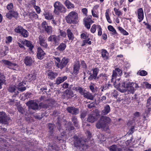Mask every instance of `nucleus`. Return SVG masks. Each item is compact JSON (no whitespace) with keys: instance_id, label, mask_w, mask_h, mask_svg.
<instances>
[{"instance_id":"55","label":"nucleus","mask_w":151,"mask_h":151,"mask_svg":"<svg viewBox=\"0 0 151 151\" xmlns=\"http://www.w3.org/2000/svg\"><path fill=\"white\" fill-rule=\"evenodd\" d=\"M60 36L65 37L66 36V32L60 30Z\"/></svg>"},{"instance_id":"27","label":"nucleus","mask_w":151,"mask_h":151,"mask_svg":"<svg viewBox=\"0 0 151 151\" xmlns=\"http://www.w3.org/2000/svg\"><path fill=\"white\" fill-rule=\"evenodd\" d=\"M110 107L109 105H106L105 106L104 109L102 111L103 115H106L110 111Z\"/></svg>"},{"instance_id":"58","label":"nucleus","mask_w":151,"mask_h":151,"mask_svg":"<svg viewBox=\"0 0 151 151\" xmlns=\"http://www.w3.org/2000/svg\"><path fill=\"white\" fill-rule=\"evenodd\" d=\"M91 12L92 15L94 17H96L97 18H99V17L98 16L96 12L93 11V10H92Z\"/></svg>"},{"instance_id":"59","label":"nucleus","mask_w":151,"mask_h":151,"mask_svg":"<svg viewBox=\"0 0 151 151\" xmlns=\"http://www.w3.org/2000/svg\"><path fill=\"white\" fill-rule=\"evenodd\" d=\"M96 31V25L93 24L91 27V32L94 33Z\"/></svg>"},{"instance_id":"60","label":"nucleus","mask_w":151,"mask_h":151,"mask_svg":"<svg viewBox=\"0 0 151 151\" xmlns=\"http://www.w3.org/2000/svg\"><path fill=\"white\" fill-rule=\"evenodd\" d=\"M130 83V85H132L133 87H134V88H137L139 87L138 84L135 83L133 82H129Z\"/></svg>"},{"instance_id":"7","label":"nucleus","mask_w":151,"mask_h":151,"mask_svg":"<svg viewBox=\"0 0 151 151\" xmlns=\"http://www.w3.org/2000/svg\"><path fill=\"white\" fill-rule=\"evenodd\" d=\"M26 105L29 109L33 110H37L39 109L38 104L34 100L29 101L26 103Z\"/></svg>"},{"instance_id":"17","label":"nucleus","mask_w":151,"mask_h":151,"mask_svg":"<svg viewBox=\"0 0 151 151\" xmlns=\"http://www.w3.org/2000/svg\"><path fill=\"white\" fill-rule=\"evenodd\" d=\"M18 14L16 12L12 11V12H8L6 14V16L7 18L11 19L12 17L17 18L18 17Z\"/></svg>"},{"instance_id":"10","label":"nucleus","mask_w":151,"mask_h":151,"mask_svg":"<svg viewBox=\"0 0 151 151\" xmlns=\"http://www.w3.org/2000/svg\"><path fill=\"white\" fill-rule=\"evenodd\" d=\"M68 62V59L64 57L63 58L60 63L55 62V65L58 68H60L61 69H62L63 68L65 67L67 63Z\"/></svg>"},{"instance_id":"5","label":"nucleus","mask_w":151,"mask_h":151,"mask_svg":"<svg viewBox=\"0 0 151 151\" xmlns=\"http://www.w3.org/2000/svg\"><path fill=\"white\" fill-rule=\"evenodd\" d=\"M122 74V70L118 68H116L113 71L111 82L113 83V85H115L116 83V78L117 76H121Z\"/></svg>"},{"instance_id":"20","label":"nucleus","mask_w":151,"mask_h":151,"mask_svg":"<svg viewBox=\"0 0 151 151\" xmlns=\"http://www.w3.org/2000/svg\"><path fill=\"white\" fill-rule=\"evenodd\" d=\"M20 42L23 44L24 45L26 46L29 48L30 50H32L34 47V46L32 44L31 42L27 40H22L20 41Z\"/></svg>"},{"instance_id":"19","label":"nucleus","mask_w":151,"mask_h":151,"mask_svg":"<svg viewBox=\"0 0 151 151\" xmlns=\"http://www.w3.org/2000/svg\"><path fill=\"white\" fill-rule=\"evenodd\" d=\"M108 148L110 151H123L125 150V147L121 148L118 147L115 145H112V146L109 147Z\"/></svg>"},{"instance_id":"28","label":"nucleus","mask_w":151,"mask_h":151,"mask_svg":"<svg viewBox=\"0 0 151 151\" xmlns=\"http://www.w3.org/2000/svg\"><path fill=\"white\" fill-rule=\"evenodd\" d=\"M107 76L106 74L104 73H101L97 76V81L99 80L102 82L105 79H106Z\"/></svg>"},{"instance_id":"16","label":"nucleus","mask_w":151,"mask_h":151,"mask_svg":"<svg viewBox=\"0 0 151 151\" xmlns=\"http://www.w3.org/2000/svg\"><path fill=\"white\" fill-rule=\"evenodd\" d=\"M2 62L5 65H7L8 68L13 70H15L14 67L17 66L16 63H13L7 60H2Z\"/></svg>"},{"instance_id":"61","label":"nucleus","mask_w":151,"mask_h":151,"mask_svg":"<svg viewBox=\"0 0 151 151\" xmlns=\"http://www.w3.org/2000/svg\"><path fill=\"white\" fill-rule=\"evenodd\" d=\"M18 111L22 114H23L24 111L23 108L21 107H18L17 108Z\"/></svg>"},{"instance_id":"57","label":"nucleus","mask_w":151,"mask_h":151,"mask_svg":"<svg viewBox=\"0 0 151 151\" xmlns=\"http://www.w3.org/2000/svg\"><path fill=\"white\" fill-rule=\"evenodd\" d=\"M86 115V112L85 111H82L81 113V118L83 119Z\"/></svg>"},{"instance_id":"32","label":"nucleus","mask_w":151,"mask_h":151,"mask_svg":"<svg viewBox=\"0 0 151 151\" xmlns=\"http://www.w3.org/2000/svg\"><path fill=\"white\" fill-rule=\"evenodd\" d=\"M83 96L84 97L87 99L91 100H93V99L94 97L93 96L91 93L89 92H85Z\"/></svg>"},{"instance_id":"42","label":"nucleus","mask_w":151,"mask_h":151,"mask_svg":"<svg viewBox=\"0 0 151 151\" xmlns=\"http://www.w3.org/2000/svg\"><path fill=\"white\" fill-rule=\"evenodd\" d=\"M145 112L146 114H149L151 111V105L146 104Z\"/></svg>"},{"instance_id":"44","label":"nucleus","mask_w":151,"mask_h":151,"mask_svg":"<svg viewBox=\"0 0 151 151\" xmlns=\"http://www.w3.org/2000/svg\"><path fill=\"white\" fill-rule=\"evenodd\" d=\"M7 9L9 11L8 12H10L14 10L13 4L12 3H10L7 5Z\"/></svg>"},{"instance_id":"14","label":"nucleus","mask_w":151,"mask_h":151,"mask_svg":"<svg viewBox=\"0 0 151 151\" xmlns=\"http://www.w3.org/2000/svg\"><path fill=\"white\" fill-rule=\"evenodd\" d=\"M39 40L40 45L45 48H47V44L46 42V38L45 36L42 35H40L39 37Z\"/></svg>"},{"instance_id":"15","label":"nucleus","mask_w":151,"mask_h":151,"mask_svg":"<svg viewBox=\"0 0 151 151\" xmlns=\"http://www.w3.org/2000/svg\"><path fill=\"white\" fill-rule=\"evenodd\" d=\"M68 112L73 115H76L78 114L79 109L73 106H69L66 108Z\"/></svg>"},{"instance_id":"48","label":"nucleus","mask_w":151,"mask_h":151,"mask_svg":"<svg viewBox=\"0 0 151 151\" xmlns=\"http://www.w3.org/2000/svg\"><path fill=\"white\" fill-rule=\"evenodd\" d=\"M84 23L92 24L93 22V21H92L90 18H85L84 19Z\"/></svg>"},{"instance_id":"37","label":"nucleus","mask_w":151,"mask_h":151,"mask_svg":"<svg viewBox=\"0 0 151 151\" xmlns=\"http://www.w3.org/2000/svg\"><path fill=\"white\" fill-rule=\"evenodd\" d=\"M45 18L47 20L52 19L53 18V16L51 13H46L44 14Z\"/></svg>"},{"instance_id":"53","label":"nucleus","mask_w":151,"mask_h":151,"mask_svg":"<svg viewBox=\"0 0 151 151\" xmlns=\"http://www.w3.org/2000/svg\"><path fill=\"white\" fill-rule=\"evenodd\" d=\"M138 73L141 76H145L147 74V72L146 71L144 70L139 71Z\"/></svg>"},{"instance_id":"30","label":"nucleus","mask_w":151,"mask_h":151,"mask_svg":"<svg viewBox=\"0 0 151 151\" xmlns=\"http://www.w3.org/2000/svg\"><path fill=\"white\" fill-rule=\"evenodd\" d=\"M101 53L102 57L104 60H107L108 59V53L106 50L104 49L101 50Z\"/></svg>"},{"instance_id":"4","label":"nucleus","mask_w":151,"mask_h":151,"mask_svg":"<svg viewBox=\"0 0 151 151\" xmlns=\"http://www.w3.org/2000/svg\"><path fill=\"white\" fill-rule=\"evenodd\" d=\"M54 12L56 14H58V12L64 13L66 11L65 7L59 1H56L54 4Z\"/></svg>"},{"instance_id":"62","label":"nucleus","mask_w":151,"mask_h":151,"mask_svg":"<svg viewBox=\"0 0 151 151\" xmlns=\"http://www.w3.org/2000/svg\"><path fill=\"white\" fill-rule=\"evenodd\" d=\"M34 8L37 13L39 14L40 13V9L39 6H34Z\"/></svg>"},{"instance_id":"35","label":"nucleus","mask_w":151,"mask_h":151,"mask_svg":"<svg viewBox=\"0 0 151 151\" xmlns=\"http://www.w3.org/2000/svg\"><path fill=\"white\" fill-rule=\"evenodd\" d=\"M66 47V45L63 43H61L57 48V49L59 51H63L65 50Z\"/></svg>"},{"instance_id":"46","label":"nucleus","mask_w":151,"mask_h":151,"mask_svg":"<svg viewBox=\"0 0 151 151\" xmlns=\"http://www.w3.org/2000/svg\"><path fill=\"white\" fill-rule=\"evenodd\" d=\"M105 16L108 22L110 23H111V20L109 14V11H108L107 10L106 11V12L105 13Z\"/></svg>"},{"instance_id":"50","label":"nucleus","mask_w":151,"mask_h":151,"mask_svg":"<svg viewBox=\"0 0 151 151\" xmlns=\"http://www.w3.org/2000/svg\"><path fill=\"white\" fill-rule=\"evenodd\" d=\"M92 74L96 76H97V75L99 72V69L97 68H95L92 70Z\"/></svg>"},{"instance_id":"52","label":"nucleus","mask_w":151,"mask_h":151,"mask_svg":"<svg viewBox=\"0 0 151 151\" xmlns=\"http://www.w3.org/2000/svg\"><path fill=\"white\" fill-rule=\"evenodd\" d=\"M114 10L115 14L118 16L122 14L121 12L119 10V9H117L116 8H115L114 9Z\"/></svg>"},{"instance_id":"36","label":"nucleus","mask_w":151,"mask_h":151,"mask_svg":"<svg viewBox=\"0 0 151 151\" xmlns=\"http://www.w3.org/2000/svg\"><path fill=\"white\" fill-rule=\"evenodd\" d=\"M1 75L0 72V89L2 88V85L5 83V81L4 76Z\"/></svg>"},{"instance_id":"34","label":"nucleus","mask_w":151,"mask_h":151,"mask_svg":"<svg viewBox=\"0 0 151 151\" xmlns=\"http://www.w3.org/2000/svg\"><path fill=\"white\" fill-rule=\"evenodd\" d=\"M67 33L69 40H72L74 39V36L71 30L69 29H68L67 31Z\"/></svg>"},{"instance_id":"9","label":"nucleus","mask_w":151,"mask_h":151,"mask_svg":"<svg viewBox=\"0 0 151 151\" xmlns=\"http://www.w3.org/2000/svg\"><path fill=\"white\" fill-rule=\"evenodd\" d=\"M100 115L99 113L94 112L88 116L87 121L92 123L96 121L99 117Z\"/></svg>"},{"instance_id":"22","label":"nucleus","mask_w":151,"mask_h":151,"mask_svg":"<svg viewBox=\"0 0 151 151\" xmlns=\"http://www.w3.org/2000/svg\"><path fill=\"white\" fill-rule=\"evenodd\" d=\"M138 17L139 22H141L144 18V13L143 9L140 8L137 11Z\"/></svg>"},{"instance_id":"29","label":"nucleus","mask_w":151,"mask_h":151,"mask_svg":"<svg viewBox=\"0 0 151 151\" xmlns=\"http://www.w3.org/2000/svg\"><path fill=\"white\" fill-rule=\"evenodd\" d=\"M127 86L126 91L128 90L129 93L133 94L134 92V87H133L132 85H130V83L129 82L128 83Z\"/></svg>"},{"instance_id":"8","label":"nucleus","mask_w":151,"mask_h":151,"mask_svg":"<svg viewBox=\"0 0 151 151\" xmlns=\"http://www.w3.org/2000/svg\"><path fill=\"white\" fill-rule=\"evenodd\" d=\"M42 27L48 35H51L52 32V27L48 26L46 21L43 22L41 24Z\"/></svg>"},{"instance_id":"25","label":"nucleus","mask_w":151,"mask_h":151,"mask_svg":"<svg viewBox=\"0 0 151 151\" xmlns=\"http://www.w3.org/2000/svg\"><path fill=\"white\" fill-rule=\"evenodd\" d=\"M8 90L10 92H14L15 94L13 96V97H15L16 95L19 93L18 91H16V87L14 86H10Z\"/></svg>"},{"instance_id":"3","label":"nucleus","mask_w":151,"mask_h":151,"mask_svg":"<svg viewBox=\"0 0 151 151\" xmlns=\"http://www.w3.org/2000/svg\"><path fill=\"white\" fill-rule=\"evenodd\" d=\"M78 19L77 13L74 11L69 13L65 17V20L67 23L69 24L76 23Z\"/></svg>"},{"instance_id":"39","label":"nucleus","mask_w":151,"mask_h":151,"mask_svg":"<svg viewBox=\"0 0 151 151\" xmlns=\"http://www.w3.org/2000/svg\"><path fill=\"white\" fill-rule=\"evenodd\" d=\"M72 120L74 124V126L76 127H78V122L76 117L75 116H73L72 118Z\"/></svg>"},{"instance_id":"54","label":"nucleus","mask_w":151,"mask_h":151,"mask_svg":"<svg viewBox=\"0 0 151 151\" xmlns=\"http://www.w3.org/2000/svg\"><path fill=\"white\" fill-rule=\"evenodd\" d=\"M68 125V130H72L74 129V127H73L70 122H68L66 125L67 126Z\"/></svg>"},{"instance_id":"24","label":"nucleus","mask_w":151,"mask_h":151,"mask_svg":"<svg viewBox=\"0 0 151 151\" xmlns=\"http://www.w3.org/2000/svg\"><path fill=\"white\" fill-rule=\"evenodd\" d=\"M26 78L28 79L29 81H31L32 80H35L36 78V74L34 72H33L31 74H28Z\"/></svg>"},{"instance_id":"43","label":"nucleus","mask_w":151,"mask_h":151,"mask_svg":"<svg viewBox=\"0 0 151 151\" xmlns=\"http://www.w3.org/2000/svg\"><path fill=\"white\" fill-rule=\"evenodd\" d=\"M108 29L110 31L113 32V35H115L117 34L116 30L111 25H109L108 27Z\"/></svg>"},{"instance_id":"26","label":"nucleus","mask_w":151,"mask_h":151,"mask_svg":"<svg viewBox=\"0 0 151 151\" xmlns=\"http://www.w3.org/2000/svg\"><path fill=\"white\" fill-rule=\"evenodd\" d=\"M67 79V77L65 76L62 77H58L56 79L55 83L57 85H59L66 80Z\"/></svg>"},{"instance_id":"21","label":"nucleus","mask_w":151,"mask_h":151,"mask_svg":"<svg viewBox=\"0 0 151 151\" xmlns=\"http://www.w3.org/2000/svg\"><path fill=\"white\" fill-rule=\"evenodd\" d=\"M47 74L48 78L52 80L55 78L58 75L57 73L54 72L50 70H49L47 71Z\"/></svg>"},{"instance_id":"11","label":"nucleus","mask_w":151,"mask_h":151,"mask_svg":"<svg viewBox=\"0 0 151 151\" xmlns=\"http://www.w3.org/2000/svg\"><path fill=\"white\" fill-rule=\"evenodd\" d=\"M10 119V118L6 116L5 112H0V122L6 124Z\"/></svg>"},{"instance_id":"40","label":"nucleus","mask_w":151,"mask_h":151,"mask_svg":"<svg viewBox=\"0 0 151 151\" xmlns=\"http://www.w3.org/2000/svg\"><path fill=\"white\" fill-rule=\"evenodd\" d=\"M89 74L90 75V76L88 78V80L90 81L95 80L96 81H97V76L92 74L91 73H90Z\"/></svg>"},{"instance_id":"18","label":"nucleus","mask_w":151,"mask_h":151,"mask_svg":"<svg viewBox=\"0 0 151 151\" xmlns=\"http://www.w3.org/2000/svg\"><path fill=\"white\" fill-rule=\"evenodd\" d=\"M45 55V53L40 47L37 49V58L40 60L42 59Z\"/></svg>"},{"instance_id":"49","label":"nucleus","mask_w":151,"mask_h":151,"mask_svg":"<svg viewBox=\"0 0 151 151\" xmlns=\"http://www.w3.org/2000/svg\"><path fill=\"white\" fill-rule=\"evenodd\" d=\"M18 90L21 92H23L26 89V87L23 86H21V83L19 84V85L18 88Z\"/></svg>"},{"instance_id":"31","label":"nucleus","mask_w":151,"mask_h":151,"mask_svg":"<svg viewBox=\"0 0 151 151\" xmlns=\"http://www.w3.org/2000/svg\"><path fill=\"white\" fill-rule=\"evenodd\" d=\"M64 4L68 9H71L74 8L73 4L71 3L69 0H66L64 3Z\"/></svg>"},{"instance_id":"2","label":"nucleus","mask_w":151,"mask_h":151,"mask_svg":"<svg viewBox=\"0 0 151 151\" xmlns=\"http://www.w3.org/2000/svg\"><path fill=\"white\" fill-rule=\"evenodd\" d=\"M73 138L74 139V143L75 147H83L87 146L86 144L87 142V139L82 138H79L77 136H74Z\"/></svg>"},{"instance_id":"1","label":"nucleus","mask_w":151,"mask_h":151,"mask_svg":"<svg viewBox=\"0 0 151 151\" xmlns=\"http://www.w3.org/2000/svg\"><path fill=\"white\" fill-rule=\"evenodd\" d=\"M111 119L108 117H102L96 123V126L98 129L102 128L104 130L106 131L109 129L108 124L111 122Z\"/></svg>"},{"instance_id":"41","label":"nucleus","mask_w":151,"mask_h":151,"mask_svg":"<svg viewBox=\"0 0 151 151\" xmlns=\"http://www.w3.org/2000/svg\"><path fill=\"white\" fill-rule=\"evenodd\" d=\"M23 29L21 26H19L15 29L14 31L20 34Z\"/></svg>"},{"instance_id":"47","label":"nucleus","mask_w":151,"mask_h":151,"mask_svg":"<svg viewBox=\"0 0 151 151\" xmlns=\"http://www.w3.org/2000/svg\"><path fill=\"white\" fill-rule=\"evenodd\" d=\"M76 89L77 91H79V92L81 95H83L85 92V90H84L81 87H77Z\"/></svg>"},{"instance_id":"13","label":"nucleus","mask_w":151,"mask_h":151,"mask_svg":"<svg viewBox=\"0 0 151 151\" xmlns=\"http://www.w3.org/2000/svg\"><path fill=\"white\" fill-rule=\"evenodd\" d=\"M116 83L114 86L115 88L117 89L119 88V91L122 92H124L126 91L128 83L126 84L125 82H123L121 83H119L118 85H116Z\"/></svg>"},{"instance_id":"64","label":"nucleus","mask_w":151,"mask_h":151,"mask_svg":"<svg viewBox=\"0 0 151 151\" xmlns=\"http://www.w3.org/2000/svg\"><path fill=\"white\" fill-rule=\"evenodd\" d=\"M81 65L82 66V68H83L86 69L87 68L86 65L84 61L82 60L81 61Z\"/></svg>"},{"instance_id":"12","label":"nucleus","mask_w":151,"mask_h":151,"mask_svg":"<svg viewBox=\"0 0 151 151\" xmlns=\"http://www.w3.org/2000/svg\"><path fill=\"white\" fill-rule=\"evenodd\" d=\"M24 60L26 65L29 66H32L35 62L34 58L29 56L25 57Z\"/></svg>"},{"instance_id":"56","label":"nucleus","mask_w":151,"mask_h":151,"mask_svg":"<svg viewBox=\"0 0 151 151\" xmlns=\"http://www.w3.org/2000/svg\"><path fill=\"white\" fill-rule=\"evenodd\" d=\"M12 40V38L11 36H8L6 37V43H9L11 42Z\"/></svg>"},{"instance_id":"38","label":"nucleus","mask_w":151,"mask_h":151,"mask_svg":"<svg viewBox=\"0 0 151 151\" xmlns=\"http://www.w3.org/2000/svg\"><path fill=\"white\" fill-rule=\"evenodd\" d=\"M20 34L24 37H27L28 35V32L27 31L23 29Z\"/></svg>"},{"instance_id":"33","label":"nucleus","mask_w":151,"mask_h":151,"mask_svg":"<svg viewBox=\"0 0 151 151\" xmlns=\"http://www.w3.org/2000/svg\"><path fill=\"white\" fill-rule=\"evenodd\" d=\"M88 87L92 92H95L97 88L96 86V84L92 82L90 83Z\"/></svg>"},{"instance_id":"23","label":"nucleus","mask_w":151,"mask_h":151,"mask_svg":"<svg viewBox=\"0 0 151 151\" xmlns=\"http://www.w3.org/2000/svg\"><path fill=\"white\" fill-rule=\"evenodd\" d=\"M80 63L79 62L77 61L74 65L73 73L75 75H77L79 73L80 69Z\"/></svg>"},{"instance_id":"63","label":"nucleus","mask_w":151,"mask_h":151,"mask_svg":"<svg viewBox=\"0 0 151 151\" xmlns=\"http://www.w3.org/2000/svg\"><path fill=\"white\" fill-rule=\"evenodd\" d=\"M40 90L41 91H40V92H43V94H45V93H46V91L47 90V88L45 87L44 88H41L40 89Z\"/></svg>"},{"instance_id":"45","label":"nucleus","mask_w":151,"mask_h":151,"mask_svg":"<svg viewBox=\"0 0 151 151\" xmlns=\"http://www.w3.org/2000/svg\"><path fill=\"white\" fill-rule=\"evenodd\" d=\"M119 30L120 32L124 35H128V33L126 31V30H124L122 27H118Z\"/></svg>"},{"instance_id":"6","label":"nucleus","mask_w":151,"mask_h":151,"mask_svg":"<svg viewBox=\"0 0 151 151\" xmlns=\"http://www.w3.org/2000/svg\"><path fill=\"white\" fill-rule=\"evenodd\" d=\"M47 40L48 42H53L55 45H58L60 42V35H51L47 38Z\"/></svg>"},{"instance_id":"51","label":"nucleus","mask_w":151,"mask_h":151,"mask_svg":"<svg viewBox=\"0 0 151 151\" xmlns=\"http://www.w3.org/2000/svg\"><path fill=\"white\" fill-rule=\"evenodd\" d=\"M39 106L40 108L47 109L48 108V105L43 103H40L39 105Z\"/></svg>"}]
</instances>
